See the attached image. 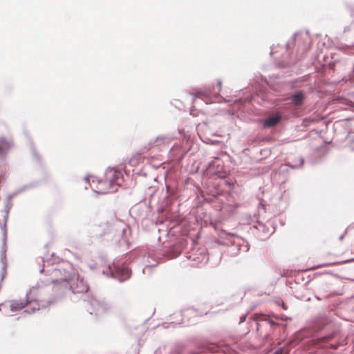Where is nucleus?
Instances as JSON below:
<instances>
[{
	"label": "nucleus",
	"instance_id": "f257e3e1",
	"mask_svg": "<svg viewBox=\"0 0 354 354\" xmlns=\"http://www.w3.org/2000/svg\"><path fill=\"white\" fill-rule=\"evenodd\" d=\"M47 285L49 283H46V280H40L27 292L26 297H28V299L30 300L32 307L31 310H24L22 313L24 315H30L36 310L46 308L54 303L53 300H46V295L49 291V287Z\"/></svg>",
	"mask_w": 354,
	"mask_h": 354
},
{
	"label": "nucleus",
	"instance_id": "f03ea898",
	"mask_svg": "<svg viewBox=\"0 0 354 354\" xmlns=\"http://www.w3.org/2000/svg\"><path fill=\"white\" fill-rule=\"evenodd\" d=\"M92 178V181L97 180L100 184L104 186V188L99 192L102 194L112 193L117 191V187L122 185L123 183V175L121 171L114 168L109 167L104 173V179H98L95 176H86L84 180L86 183H89V178Z\"/></svg>",
	"mask_w": 354,
	"mask_h": 354
},
{
	"label": "nucleus",
	"instance_id": "7ed1b4c3",
	"mask_svg": "<svg viewBox=\"0 0 354 354\" xmlns=\"http://www.w3.org/2000/svg\"><path fill=\"white\" fill-rule=\"evenodd\" d=\"M40 272H46V275L49 276L48 278L45 279L46 283L59 285L60 288L63 290L66 287L67 283H69L70 278L72 277L73 273H74L70 266H68V269L64 268L62 266H58L57 268L47 270L42 268L40 270Z\"/></svg>",
	"mask_w": 354,
	"mask_h": 354
},
{
	"label": "nucleus",
	"instance_id": "20e7f679",
	"mask_svg": "<svg viewBox=\"0 0 354 354\" xmlns=\"http://www.w3.org/2000/svg\"><path fill=\"white\" fill-rule=\"evenodd\" d=\"M88 290V286L84 281V279L80 277L78 274L73 273L72 277L70 278L69 283H67L66 287L64 289V294L73 293V295L80 294L82 295L87 292Z\"/></svg>",
	"mask_w": 354,
	"mask_h": 354
},
{
	"label": "nucleus",
	"instance_id": "39448f33",
	"mask_svg": "<svg viewBox=\"0 0 354 354\" xmlns=\"http://www.w3.org/2000/svg\"><path fill=\"white\" fill-rule=\"evenodd\" d=\"M102 273L108 277L118 279L120 282L127 280L131 274V270L124 264H114L113 267L109 266Z\"/></svg>",
	"mask_w": 354,
	"mask_h": 354
},
{
	"label": "nucleus",
	"instance_id": "423d86ee",
	"mask_svg": "<svg viewBox=\"0 0 354 354\" xmlns=\"http://www.w3.org/2000/svg\"><path fill=\"white\" fill-rule=\"evenodd\" d=\"M227 235L231 243L230 252L232 256H236L241 252H247L249 250V244L245 239L233 233H227Z\"/></svg>",
	"mask_w": 354,
	"mask_h": 354
},
{
	"label": "nucleus",
	"instance_id": "0eeeda50",
	"mask_svg": "<svg viewBox=\"0 0 354 354\" xmlns=\"http://www.w3.org/2000/svg\"><path fill=\"white\" fill-rule=\"evenodd\" d=\"M90 304L91 308H93L92 310H90V309H88L89 311V313L91 315L95 314L98 315L102 313H104L106 310V304H104L102 301H100L95 298H92L90 300Z\"/></svg>",
	"mask_w": 354,
	"mask_h": 354
},
{
	"label": "nucleus",
	"instance_id": "6e6552de",
	"mask_svg": "<svg viewBox=\"0 0 354 354\" xmlns=\"http://www.w3.org/2000/svg\"><path fill=\"white\" fill-rule=\"evenodd\" d=\"M28 305H30V308L32 307V303L30 299H28V297H26L25 301L12 300L10 301V310L15 312L24 308Z\"/></svg>",
	"mask_w": 354,
	"mask_h": 354
},
{
	"label": "nucleus",
	"instance_id": "1a4fd4ad",
	"mask_svg": "<svg viewBox=\"0 0 354 354\" xmlns=\"http://www.w3.org/2000/svg\"><path fill=\"white\" fill-rule=\"evenodd\" d=\"M281 119V116L280 114L277 113L272 115L264 121L263 127L265 128H270L274 127L280 122Z\"/></svg>",
	"mask_w": 354,
	"mask_h": 354
},
{
	"label": "nucleus",
	"instance_id": "9d476101",
	"mask_svg": "<svg viewBox=\"0 0 354 354\" xmlns=\"http://www.w3.org/2000/svg\"><path fill=\"white\" fill-rule=\"evenodd\" d=\"M304 100V95L301 92H299L292 97V101L295 105H299Z\"/></svg>",
	"mask_w": 354,
	"mask_h": 354
},
{
	"label": "nucleus",
	"instance_id": "9b49d317",
	"mask_svg": "<svg viewBox=\"0 0 354 354\" xmlns=\"http://www.w3.org/2000/svg\"><path fill=\"white\" fill-rule=\"evenodd\" d=\"M10 148V145L8 142H0V154L5 155Z\"/></svg>",
	"mask_w": 354,
	"mask_h": 354
},
{
	"label": "nucleus",
	"instance_id": "f8f14e48",
	"mask_svg": "<svg viewBox=\"0 0 354 354\" xmlns=\"http://www.w3.org/2000/svg\"><path fill=\"white\" fill-rule=\"evenodd\" d=\"M172 140V137L168 136H158L156 138L155 142H162V143H167L169 142Z\"/></svg>",
	"mask_w": 354,
	"mask_h": 354
},
{
	"label": "nucleus",
	"instance_id": "ddd939ff",
	"mask_svg": "<svg viewBox=\"0 0 354 354\" xmlns=\"http://www.w3.org/2000/svg\"><path fill=\"white\" fill-rule=\"evenodd\" d=\"M304 162V159L301 158L298 160V161L296 163H295V164L288 163V164H287V165L291 169H297V168L301 167L303 165Z\"/></svg>",
	"mask_w": 354,
	"mask_h": 354
},
{
	"label": "nucleus",
	"instance_id": "4468645a",
	"mask_svg": "<svg viewBox=\"0 0 354 354\" xmlns=\"http://www.w3.org/2000/svg\"><path fill=\"white\" fill-rule=\"evenodd\" d=\"M171 205V200L167 196H165L163 198V201L161 205V211H163V209L165 207H168Z\"/></svg>",
	"mask_w": 354,
	"mask_h": 354
},
{
	"label": "nucleus",
	"instance_id": "2eb2a0df",
	"mask_svg": "<svg viewBox=\"0 0 354 354\" xmlns=\"http://www.w3.org/2000/svg\"><path fill=\"white\" fill-rule=\"evenodd\" d=\"M33 186L34 185L32 184L26 185H24V186L19 187V190L22 193L23 192L32 188Z\"/></svg>",
	"mask_w": 354,
	"mask_h": 354
},
{
	"label": "nucleus",
	"instance_id": "dca6fc26",
	"mask_svg": "<svg viewBox=\"0 0 354 354\" xmlns=\"http://www.w3.org/2000/svg\"><path fill=\"white\" fill-rule=\"evenodd\" d=\"M21 191L19 190V188L15 190V192L12 194H8L9 199H12L14 196H17V194H21Z\"/></svg>",
	"mask_w": 354,
	"mask_h": 354
},
{
	"label": "nucleus",
	"instance_id": "f3484780",
	"mask_svg": "<svg viewBox=\"0 0 354 354\" xmlns=\"http://www.w3.org/2000/svg\"><path fill=\"white\" fill-rule=\"evenodd\" d=\"M346 147L350 149L351 151H354V138L352 139L350 142L346 145Z\"/></svg>",
	"mask_w": 354,
	"mask_h": 354
},
{
	"label": "nucleus",
	"instance_id": "a211bd4d",
	"mask_svg": "<svg viewBox=\"0 0 354 354\" xmlns=\"http://www.w3.org/2000/svg\"><path fill=\"white\" fill-rule=\"evenodd\" d=\"M180 254V252H175L174 254L169 256V258H176Z\"/></svg>",
	"mask_w": 354,
	"mask_h": 354
},
{
	"label": "nucleus",
	"instance_id": "6ab92c4d",
	"mask_svg": "<svg viewBox=\"0 0 354 354\" xmlns=\"http://www.w3.org/2000/svg\"><path fill=\"white\" fill-rule=\"evenodd\" d=\"M245 317H246V315H243V316H241V317H240V323H241V322H244V321H245Z\"/></svg>",
	"mask_w": 354,
	"mask_h": 354
},
{
	"label": "nucleus",
	"instance_id": "aec40b11",
	"mask_svg": "<svg viewBox=\"0 0 354 354\" xmlns=\"http://www.w3.org/2000/svg\"><path fill=\"white\" fill-rule=\"evenodd\" d=\"M283 351L281 349H279L277 351H275L273 354H282Z\"/></svg>",
	"mask_w": 354,
	"mask_h": 354
},
{
	"label": "nucleus",
	"instance_id": "412c9836",
	"mask_svg": "<svg viewBox=\"0 0 354 354\" xmlns=\"http://www.w3.org/2000/svg\"><path fill=\"white\" fill-rule=\"evenodd\" d=\"M218 87H221L222 86V82L221 81H218L217 82V85H216Z\"/></svg>",
	"mask_w": 354,
	"mask_h": 354
},
{
	"label": "nucleus",
	"instance_id": "4be33fe9",
	"mask_svg": "<svg viewBox=\"0 0 354 354\" xmlns=\"http://www.w3.org/2000/svg\"><path fill=\"white\" fill-rule=\"evenodd\" d=\"M162 326H163L164 328H167V327H168V324H167V323H163V324H162Z\"/></svg>",
	"mask_w": 354,
	"mask_h": 354
},
{
	"label": "nucleus",
	"instance_id": "5701e85b",
	"mask_svg": "<svg viewBox=\"0 0 354 354\" xmlns=\"http://www.w3.org/2000/svg\"><path fill=\"white\" fill-rule=\"evenodd\" d=\"M343 239H344V235H341V236H339V239L340 241H342V240H343Z\"/></svg>",
	"mask_w": 354,
	"mask_h": 354
},
{
	"label": "nucleus",
	"instance_id": "b1692460",
	"mask_svg": "<svg viewBox=\"0 0 354 354\" xmlns=\"http://www.w3.org/2000/svg\"><path fill=\"white\" fill-rule=\"evenodd\" d=\"M203 259H206L205 262H207V257H206V255H205V254L204 255Z\"/></svg>",
	"mask_w": 354,
	"mask_h": 354
},
{
	"label": "nucleus",
	"instance_id": "393cba45",
	"mask_svg": "<svg viewBox=\"0 0 354 354\" xmlns=\"http://www.w3.org/2000/svg\"><path fill=\"white\" fill-rule=\"evenodd\" d=\"M166 189H167V192L168 193V192H169V187H168V186H167V187H166Z\"/></svg>",
	"mask_w": 354,
	"mask_h": 354
},
{
	"label": "nucleus",
	"instance_id": "a878e982",
	"mask_svg": "<svg viewBox=\"0 0 354 354\" xmlns=\"http://www.w3.org/2000/svg\"><path fill=\"white\" fill-rule=\"evenodd\" d=\"M263 231L264 232V233H266V229H263Z\"/></svg>",
	"mask_w": 354,
	"mask_h": 354
},
{
	"label": "nucleus",
	"instance_id": "bb28decb",
	"mask_svg": "<svg viewBox=\"0 0 354 354\" xmlns=\"http://www.w3.org/2000/svg\"><path fill=\"white\" fill-rule=\"evenodd\" d=\"M263 231L264 232V233H266V229H263Z\"/></svg>",
	"mask_w": 354,
	"mask_h": 354
},
{
	"label": "nucleus",
	"instance_id": "cd10ccee",
	"mask_svg": "<svg viewBox=\"0 0 354 354\" xmlns=\"http://www.w3.org/2000/svg\"><path fill=\"white\" fill-rule=\"evenodd\" d=\"M34 156L37 158V153H34Z\"/></svg>",
	"mask_w": 354,
	"mask_h": 354
},
{
	"label": "nucleus",
	"instance_id": "c85d7f7f",
	"mask_svg": "<svg viewBox=\"0 0 354 354\" xmlns=\"http://www.w3.org/2000/svg\"><path fill=\"white\" fill-rule=\"evenodd\" d=\"M316 299H318V300L320 299L319 297H316Z\"/></svg>",
	"mask_w": 354,
	"mask_h": 354
},
{
	"label": "nucleus",
	"instance_id": "c756f323",
	"mask_svg": "<svg viewBox=\"0 0 354 354\" xmlns=\"http://www.w3.org/2000/svg\"><path fill=\"white\" fill-rule=\"evenodd\" d=\"M282 307L283 308V309H286L285 306H284V304H283L282 305Z\"/></svg>",
	"mask_w": 354,
	"mask_h": 354
},
{
	"label": "nucleus",
	"instance_id": "7c9ffc66",
	"mask_svg": "<svg viewBox=\"0 0 354 354\" xmlns=\"http://www.w3.org/2000/svg\"><path fill=\"white\" fill-rule=\"evenodd\" d=\"M354 261V259H351V260H349L348 261Z\"/></svg>",
	"mask_w": 354,
	"mask_h": 354
},
{
	"label": "nucleus",
	"instance_id": "2f4dec72",
	"mask_svg": "<svg viewBox=\"0 0 354 354\" xmlns=\"http://www.w3.org/2000/svg\"><path fill=\"white\" fill-rule=\"evenodd\" d=\"M353 131H354V129H353Z\"/></svg>",
	"mask_w": 354,
	"mask_h": 354
}]
</instances>
